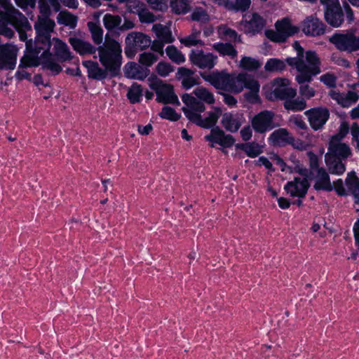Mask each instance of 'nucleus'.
Instances as JSON below:
<instances>
[{
    "label": "nucleus",
    "instance_id": "1",
    "mask_svg": "<svg viewBox=\"0 0 359 359\" xmlns=\"http://www.w3.org/2000/svg\"><path fill=\"white\" fill-rule=\"evenodd\" d=\"M55 22L48 17H39L35 25L37 36L35 40V49L27 55L21 61L25 67L42 65L44 69L50 71L53 74H57L62 67L49 53L50 46V33L53 30Z\"/></svg>",
    "mask_w": 359,
    "mask_h": 359
},
{
    "label": "nucleus",
    "instance_id": "2",
    "mask_svg": "<svg viewBox=\"0 0 359 359\" xmlns=\"http://www.w3.org/2000/svg\"><path fill=\"white\" fill-rule=\"evenodd\" d=\"M193 94L185 93L182 96V100L184 104L182 108L185 116L196 125L204 128H210L217 122L222 115V110L216 107L214 110L208 113L205 118H203L201 114L205 111V107L203 102L212 104L215 102L213 93L203 86L196 88Z\"/></svg>",
    "mask_w": 359,
    "mask_h": 359
},
{
    "label": "nucleus",
    "instance_id": "3",
    "mask_svg": "<svg viewBox=\"0 0 359 359\" xmlns=\"http://www.w3.org/2000/svg\"><path fill=\"white\" fill-rule=\"evenodd\" d=\"M286 62L297 71L295 81L298 83H310L313 76L321 72V60L313 50H307L300 57H288Z\"/></svg>",
    "mask_w": 359,
    "mask_h": 359
},
{
    "label": "nucleus",
    "instance_id": "4",
    "mask_svg": "<svg viewBox=\"0 0 359 359\" xmlns=\"http://www.w3.org/2000/svg\"><path fill=\"white\" fill-rule=\"evenodd\" d=\"M97 50L101 65L109 72L116 74L121 65L122 49L120 43L114 39H106Z\"/></svg>",
    "mask_w": 359,
    "mask_h": 359
},
{
    "label": "nucleus",
    "instance_id": "5",
    "mask_svg": "<svg viewBox=\"0 0 359 359\" xmlns=\"http://www.w3.org/2000/svg\"><path fill=\"white\" fill-rule=\"evenodd\" d=\"M290 81L285 78H278L263 87V92L269 100H285L290 97H295L297 90L290 87Z\"/></svg>",
    "mask_w": 359,
    "mask_h": 359
},
{
    "label": "nucleus",
    "instance_id": "6",
    "mask_svg": "<svg viewBox=\"0 0 359 359\" xmlns=\"http://www.w3.org/2000/svg\"><path fill=\"white\" fill-rule=\"evenodd\" d=\"M294 172L299 173L304 178L295 177L294 180L288 182L284 188L290 196L302 198L306 195L309 187L308 180L311 177V172L302 165H296Z\"/></svg>",
    "mask_w": 359,
    "mask_h": 359
},
{
    "label": "nucleus",
    "instance_id": "7",
    "mask_svg": "<svg viewBox=\"0 0 359 359\" xmlns=\"http://www.w3.org/2000/svg\"><path fill=\"white\" fill-rule=\"evenodd\" d=\"M18 17L23 16L10 5L9 1H0V34L13 37L14 32L9 25L14 27L13 19Z\"/></svg>",
    "mask_w": 359,
    "mask_h": 359
},
{
    "label": "nucleus",
    "instance_id": "8",
    "mask_svg": "<svg viewBox=\"0 0 359 359\" xmlns=\"http://www.w3.org/2000/svg\"><path fill=\"white\" fill-rule=\"evenodd\" d=\"M149 87L156 93V100L163 104H180L177 96L175 94L173 86L164 83L156 76L148 79Z\"/></svg>",
    "mask_w": 359,
    "mask_h": 359
},
{
    "label": "nucleus",
    "instance_id": "9",
    "mask_svg": "<svg viewBox=\"0 0 359 359\" xmlns=\"http://www.w3.org/2000/svg\"><path fill=\"white\" fill-rule=\"evenodd\" d=\"M330 41L337 49L342 51L351 53L359 50V36L355 35L354 30L335 34L330 39Z\"/></svg>",
    "mask_w": 359,
    "mask_h": 359
},
{
    "label": "nucleus",
    "instance_id": "10",
    "mask_svg": "<svg viewBox=\"0 0 359 359\" xmlns=\"http://www.w3.org/2000/svg\"><path fill=\"white\" fill-rule=\"evenodd\" d=\"M276 29V31L267 30L265 33L266 37L274 42H283L299 31V28L292 25L287 18L277 21Z\"/></svg>",
    "mask_w": 359,
    "mask_h": 359
},
{
    "label": "nucleus",
    "instance_id": "11",
    "mask_svg": "<svg viewBox=\"0 0 359 359\" xmlns=\"http://www.w3.org/2000/svg\"><path fill=\"white\" fill-rule=\"evenodd\" d=\"M252 128L255 132L263 134L279 126L276 123V114L269 110H264L251 120Z\"/></svg>",
    "mask_w": 359,
    "mask_h": 359
},
{
    "label": "nucleus",
    "instance_id": "12",
    "mask_svg": "<svg viewBox=\"0 0 359 359\" xmlns=\"http://www.w3.org/2000/svg\"><path fill=\"white\" fill-rule=\"evenodd\" d=\"M266 21L257 13L245 14L240 23V29L247 34H256L265 27Z\"/></svg>",
    "mask_w": 359,
    "mask_h": 359
},
{
    "label": "nucleus",
    "instance_id": "13",
    "mask_svg": "<svg viewBox=\"0 0 359 359\" xmlns=\"http://www.w3.org/2000/svg\"><path fill=\"white\" fill-rule=\"evenodd\" d=\"M325 7V18L334 27H339L343 22V11L339 1H322Z\"/></svg>",
    "mask_w": 359,
    "mask_h": 359
},
{
    "label": "nucleus",
    "instance_id": "14",
    "mask_svg": "<svg viewBox=\"0 0 359 359\" xmlns=\"http://www.w3.org/2000/svg\"><path fill=\"white\" fill-rule=\"evenodd\" d=\"M308 118L311 127L318 130L327 122L330 117L329 110L325 107H316L304 112Z\"/></svg>",
    "mask_w": 359,
    "mask_h": 359
},
{
    "label": "nucleus",
    "instance_id": "15",
    "mask_svg": "<svg viewBox=\"0 0 359 359\" xmlns=\"http://www.w3.org/2000/svg\"><path fill=\"white\" fill-rule=\"evenodd\" d=\"M192 64L201 69H212L216 65L217 56L201 50H192L189 55Z\"/></svg>",
    "mask_w": 359,
    "mask_h": 359
},
{
    "label": "nucleus",
    "instance_id": "16",
    "mask_svg": "<svg viewBox=\"0 0 359 359\" xmlns=\"http://www.w3.org/2000/svg\"><path fill=\"white\" fill-rule=\"evenodd\" d=\"M352 154L350 147L341 142L338 137H332L328 147V153L326 155H330L332 158L344 160Z\"/></svg>",
    "mask_w": 359,
    "mask_h": 359
},
{
    "label": "nucleus",
    "instance_id": "17",
    "mask_svg": "<svg viewBox=\"0 0 359 359\" xmlns=\"http://www.w3.org/2000/svg\"><path fill=\"white\" fill-rule=\"evenodd\" d=\"M253 77L245 73L229 74L226 91L233 93H241Z\"/></svg>",
    "mask_w": 359,
    "mask_h": 359
},
{
    "label": "nucleus",
    "instance_id": "18",
    "mask_svg": "<svg viewBox=\"0 0 359 359\" xmlns=\"http://www.w3.org/2000/svg\"><path fill=\"white\" fill-rule=\"evenodd\" d=\"M245 122L243 114L233 112H226L222 114L221 123L229 132L236 133Z\"/></svg>",
    "mask_w": 359,
    "mask_h": 359
},
{
    "label": "nucleus",
    "instance_id": "19",
    "mask_svg": "<svg viewBox=\"0 0 359 359\" xmlns=\"http://www.w3.org/2000/svg\"><path fill=\"white\" fill-rule=\"evenodd\" d=\"M205 140L212 143L211 147H214V144H218L223 147H230L235 142L232 135H226L218 128L212 129L210 133L205 136Z\"/></svg>",
    "mask_w": 359,
    "mask_h": 359
},
{
    "label": "nucleus",
    "instance_id": "20",
    "mask_svg": "<svg viewBox=\"0 0 359 359\" xmlns=\"http://www.w3.org/2000/svg\"><path fill=\"white\" fill-rule=\"evenodd\" d=\"M229 74L226 72H212L210 74H201L203 79L215 88L226 90Z\"/></svg>",
    "mask_w": 359,
    "mask_h": 359
},
{
    "label": "nucleus",
    "instance_id": "21",
    "mask_svg": "<svg viewBox=\"0 0 359 359\" xmlns=\"http://www.w3.org/2000/svg\"><path fill=\"white\" fill-rule=\"evenodd\" d=\"M292 135L285 128H278L274 130L268 137L270 145L273 147H285L292 142Z\"/></svg>",
    "mask_w": 359,
    "mask_h": 359
},
{
    "label": "nucleus",
    "instance_id": "22",
    "mask_svg": "<svg viewBox=\"0 0 359 359\" xmlns=\"http://www.w3.org/2000/svg\"><path fill=\"white\" fill-rule=\"evenodd\" d=\"M331 98L343 107H348L356 102L358 100V94L352 90L347 93H339L336 90H331L329 92Z\"/></svg>",
    "mask_w": 359,
    "mask_h": 359
},
{
    "label": "nucleus",
    "instance_id": "23",
    "mask_svg": "<svg viewBox=\"0 0 359 359\" xmlns=\"http://www.w3.org/2000/svg\"><path fill=\"white\" fill-rule=\"evenodd\" d=\"M325 29L324 24L317 18H307L303 23L302 31L306 35L320 36L325 33Z\"/></svg>",
    "mask_w": 359,
    "mask_h": 359
},
{
    "label": "nucleus",
    "instance_id": "24",
    "mask_svg": "<svg viewBox=\"0 0 359 359\" xmlns=\"http://www.w3.org/2000/svg\"><path fill=\"white\" fill-rule=\"evenodd\" d=\"M126 43L131 48L143 50L151 45V40L142 33L132 32L127 36Z\"/></svg>",
    "mask_w": 359,
    "mask_h": 359
},
{
    "label": "nucleus",
    "instance_id": "25",
    "mask_svg": "<svg viewBox=\"0 0 359 359\" xmlns=\"http://www.w3.org/2000/svg\"><path fill=\"white\" fill-rule=\"evenodd\" d=\"M149 74V70L135 62H128L124 67L126 77L137 80H144Z\"/></svg>",
    "mask_w": 359,
    "mask_h": 359
},
{
    "label": "nucleus",
    "instance_id": "26",
    "mask_svg": "<svg viewBox=\"0 0 359 359\" xmlns=\"http://www.w3.org/2000/svg\"><path fill=\"white\" fill-rule=\"evenodd\" d=\"M69 42L74 50L82 55L94 53L96 50L89 42L77 37H70Z\"/></svg>",
    "mask_w": 359,
    "mask_h": 359
},
{
    "label": "nucleus",
    "instance_id": "27",
    "mask_svg": "<svg viewBox=\"0 0 359 359\" xmlns=\"http://www.w3.org/2000/svg\"><path fill=\"white\" fill-rule=\"evenodd\" d=\"M178 79L182 81L184 88L188 90L198 83L197 78L194 76V72L185 67H180L177 70Z\"/></svg>",
    "mask_w": 359,
    "mask_h": 359
},
{
    "label": "nucleus",
    "instance_id": "28",
    "mask_svg": "<svg viewBox=\"0 0 359 359\" xmlns=\"http://www.w3.org/2000/svg\"><path fill=\"white\" fill-rule=\"evenodd\" d=\"M83 65L87 69L88 77L97 80H102L107 77L108 71L102 69L97 62L88 60L83 62Z\"/></svg>",
    "mask_w": 359,
    "mask_h": 359
},
{
    "label": "nucleus",
    "instance_id": "29",
    "mask_svg": "<svg viewBox=\"0 0 359 359\" xmlns=\"http://www.w3.org/2000/svg\"><path fill=\"white\" fill-rule=\"evenodd\" d=\"M53 46V50L56 56L62 61L69 60L72 59L71 52L67 45L57 38H53L50 41V45Z\"/></svg>",
    "mask_w": 359,
    "mask_h": 359
},
{
    "label": "nucleus",
    "instance_id": "30",
    "mask_svg": "<svg viewBox=\"0 0 359 359\" xmlns=\"http://www.w3.org/2000/svg\"><path fill=\"white\" fill-rule=\"evenodd\" d=\"M317 173L315 176L314 188L316 190H332V184L330 182V177L325 169H318Z\"/></svg>",
    "mask_w": 359,
    "mask_h": 359
},
{
    "label": "nucleus",
    "instance_id": "31",
    "mask_svg": "<svg viewBox=\"0 0 359 359\" xmlns=\"http://www.w3.org/2000/svg\"><path fill=\"white\" fill-rule=\"evenodd\" d=\"M236 148L243 151L250 158H255L262 153V146L255 142L239 143Z\"/></svg>",
    "mask_w": 359,
    "mask_h": 359
},
{
    "label": "nucleus",
    "instance_id": "32",
    "mask_svg": "<svg viewBox=\"0 0 359 359\" xmlns=\"http://www.w3.org/2000/svg\"><path fill=\"white\" fill-rule=\"evenodd\" d=\"M346 185L348 190L354 196L355 203L359 205V179L354 172L348 173Z\"/></svg>",
    "mask_w": 359,
    "mask_h": 359
},
{
    "label": "nucleus",
    "instance_id": "33",
    "mask_svg": "<svg viewBox=\"0 0 359 359\" xmlns=\"http://www.w3.org/2000/svg\"><path fill=\"white\" fill-rule=\"evenodd\" d=\"M259 84L257 80L252 78L250 80L245 87L250 90L249 93L245 94V97L250 103H257L259 101Z\"/></svg>",
    "mask_w": 359,
    "mask_h": 359
},
{
    "label": "nucleus",
    "instance_id": "34",
    "mask_svg": "<svg viewBox=\"0 0 359 359\" xmlns=\"http://www.w3.org/2000/svg\"><path fill=\"white\" fill-rule=\"evenodd\" d=\"M284 101V107L287 110L299 111L306 107V102L303 97H290Z\"/></svg>",
    "mask_w": 359,
    "mask_h": 359
},
{
    "label": "nucleus",
    "instance_id": "35",
    "mask_svg": "<svg viewBox=\"0 0 359 359\" xmlns=\"http://www.w3.org/2000/svg\"><path fill=\"white\" fill-rule=\"evenodd\" d=\"M325 158L330 172L335 175H341L344 172L345 165L341 160L332 158L330 155H325Z\"/></svg>",
    "mask_w": 359,
    "mask_h": 359
},
{
    "label": "nucleus",
    "instance_id": "36",
    "mask_svg": "<svg viewBox=\"0 0 359 359\" xmlns=\"http://www.w3.org/2000/svg\"><path fill=\"white\" fill-rule=\"evenodd\" d=\"M153 31L156 34L158 40L164 43H172L174 38L172 36L170 29L161 24H156L153 25Z\"/></svg>",
    "mask_w": 359,
    "mask_h": 359
},
{
    "label": "nucleus",
    "instance_id": "37",
    "mask_svg": "<svg viewBox=\"0 0 359 359\" xmlns=\"http://www.w3.org/2000/svg\"><path fill=\"white\" fill-rule=\"evenodd\" d=\"M165 53L170 60L180 65L185 62L184 55L174 46H168L165 48Z\"/></svg>",
    "mask_w": 359,
    "mask_h": 359
},
{
    "label": "nucleus",
    "instance_id": "38",
    "mask_svg": "<svg viewBox=\"0 0 359 359\" xmlns=\"http://www.w3.org/2000/svg\"><path fill=\"white\" fill-rule=\"evenodd\" d=\"M215 50L222 55H228L232 58L237 55V51L235 48L230 43H218L213 45Z\"/></svg>",
    "mask_w": 359,
    "mask_h": 359
},
{
    "label": "nucleus",
    "instance_id": "39",
    "mask_svg": "<svg viewBox=\"0 0 359 359\" xmlns=\"http://www.w3.org/2000/svg\"><path fill=\"white\" fill-rule=\"evenodd\" d=\"M218 3L219 6L236 11H245L250 6V1H219Z\"/></svg>",
    "mask_w": 359,
    "mask_h": 359
},
{
    "label": "nucleus",
    "instance_id": "40",
    "mask_svg": "<svg viewBox=\"0 0 359 359\" xmlns=\"http://www.w3.org/2000/svg\"><path fill=\"white\" fill-rule=\"evenodd\" d=\"M262 66V62L250 57H243L240 61V67L248 71H255Z\"/></svg>",
    "mask_w": 359,
    "mask_h": 359
},
{
    "label": "nucleus",
    "instance_id": "41",
    "mask_svg": "<svg viewBox=\"0 0 359 359\" xmlns=\"http://www.w3.org/2000/svg\"><path fill=\"white\" fill-rule=\"evenodd\" d=\"M218 35L220 38L226 40L240 41V37L233 29L227 27L226 25H221L217 29Z\"/></svg>",
    "mask_w": 359,
    "mask_h": 359
},
{
    "label": "nucleus",
    "instance_id": "42",
    "mask_svg": "<svg viewBox=\"0 0 359 359\" xmlns=\"http://www.w3.org/2000/svg\"><path fill=\"white\" fill-rule=\"evenodd\" d=\"M142 96V89L141 86L137 83H134L128 89L127 97L131 103L139 102Z\"/></svg>",
    "mask_w": 359,
    "mask_h": 359
},
{
    "label": "nucleus",
    "instance_id": "43",
    "mask_svg": "<svg viewBox=\"0 0 359 359\" xmlns=\"http://www.w3.org/2000/svg\"><path fill=\"white\" fill-rule=\"evenodd\" d=\"M88 27L90 31L92 39L95 43L100 44L103 39V30L100 26L93 22H88Z\"/></svg>",
    "mask_w": 359,
    "mask_h": 359
},
{
    "label": "nucleus",
    "instance_id": "44",
    "mask_svg": "<svg viewBox=\"0 0 359 359\" xmlns=\"http://www.w3.org/2000/svg\"><path fill=\"white\" fill-rule=\"evenodd\" d=\"M285 68L283 60L278 58H271L265 64L264 69L267 72H280Z\"/></svg>",
    "mask_w": 359,
    "mask_h": 359
},
{
    "label": "nucleus",
    "instance_id": "45",
    "mask_svg": "<svg viewBox=\"0 0 359 359\" xmlns=\"http://www.w3.org/2000/svg\"><path fill=\"white\" fill-rule=\"evenodd\" d=\"M58 23L74 28L76 25V18L69 13L62 11L57 17Z\"/></svg>",
    "mask_w": 359,
    "mask_h": 359
},
{
    "label": "nucleus",
    "instance_id": "46",
    "mask_svg": "<svg viewBox=\"0 0 359 359\" xmlns=\"http://www.w3.org/2000/svg\"><path fill=\"white\" fill-rule=\"evenodd\" d=\"M133 13H137L139 15L140 20L142 22L150 23L156 20V17L148 10L143 8H135V10L130 11Z\"/></svg>",
    "mask_w": 359,
    "mask_h": 359
},
{
    "label": "nucleus",
    "instance_id": "47",
    "mask_svg": "<svg viewBox=\"0 0 359 359\" xmlns=\"http://www.w3.org/2000/svg\"><path fill=\"white\" fill-rule=\"evenodd\" d=\"M157 60V55L151 52H144L139 55V62L146 67L151 66Z\"/></svg>",
    "mask_w": 359,
    "mask_h": 359
},
{
    "label": "nucleus",
    "instance_id": "48",
    "mask_svg": "<svg viewBox=\"0 0 359 359\" xmlns=\"http://www.w3.org/2000/svg\"><path fill=\"white\" fill-rule=\"evenodd\" d=\"M299 84V94L305 100H309L316 95V90L311 86L309 83H302Z\"/></svg>",
    "mask_w": 359,
    "mask_h": 359
},
{
    "label": "nucleus",
    "instance_id": "49",
    "mask_svg": "<svg viewBox=\"0 0 359 359\" xmlns=\"http://www.w3.org/2000/svg\"><path fill=\"white\" fill-rule=\"evenodd\" d=\"M170 7L176 14H185L190 10L188 1H170Z\"/></svg>",
    "mask_w": 359,
    "mask_h": 359
},
{
    "label": "nucleus",
    "instance_id": "50",
    "mask_svg": "<svg viewBox=\"0 0 359 359\" xmlns=\"http://www.w3.org/2000/svg\"><path fill=\"white\" fill-rule=\"evenodd\" d=\"M13 46L11 43H5L0 45V67L4 64L3 57H11L13 55Z\"/></svg>",
    "mask_w": 359,
    "mask_h": 359
},
{
    "label": "nucleus",
    "instance_id": "51",
    "mask_svg": "<svg viewBox=\"0 0 359 359\" xmlns=\"http://www.w3.org/2000/svg\"><path fill=\"white\" fill-rule=\"evenodd\" d=\"M103 21L105 27L107 29H111L120 25L121 19L118 15L107 14L104 15Z\"/></svg>",
    "mask_w": 359,
    "mask_h": 359
},
{
    "label": "nucleus",
    "instance_id": "52",
    "mask_svg": "<svg viewBox=\"0 0 359 359\" xmlns=\"http://www.w3.org/2000/svg\"><path fill=\"white\" fill-rule=\"evenodd\" d=\"M159 115L162 118L168 119L172 121H177L180 118V114H177L172 108L170 107H163Z\"/></svg>",
    "mask_w": 359,
    "mask_h": 359
},
{
    "label": "nucleus",
    "instance_id": "53",
    "mask_svg": "<svg viewBox=\"0 0 359 359\" xmlns=\"http://www.w3.org/2000/svg\"><path fill=\"white\" fill-rule=\"evenodd\" d=\"M156 71L159 76L166 77L174 71V67L168 62H160L156 67Z\"/></svg>",
    "mask_w": 359,
    "mask_h": 359
},
{
    "label": "nucleus",
    "instance_id": "54",
    "mask_svg": "<svg viewBox=\"0 0 359 359\" xmlns=\"http://www.w3.org/2000/svg\"><path fill=\"white\" fill-rule=\"evenodd\" d=\"M199 35L200 32H196L188 36L180 39V41L186 46H196L201 43Z\"/></svg>",
    "mask_w": 359,
    "mask_h": 359
},
{
    "label": "nucleus",
    "instance_id": "55",
    "mask_svg": "<svg viewBox=\"0 0 359 359\" xmlns=\"http://www.w3.org/2000/svg\"><path fill=\"white\" fill-rule=\"evenodd\" d=\"M17 48L13 46V55L10 58L3 57L4 64L2 67H0V69H13L15 68L17 61Z\"/></svg>",
    "mask_w": 359,
    "mask_h": 359
},
{
    "label": "nucleus",
    "instance_id": "56",
    "mask_svg": "<svg viewBox=\"0 0 359 359\" xmlns=\"http://www.w3.org/2000/svg\"><path fill=\"white\" fill-rule=\"evenodd\" d=\"M320 81L325 86L330 88H334L336 86L337 77L332 73H326L320 77Z\"/></svg>",
    "mask_w": 359,
    "mask_h": 359
},
{
    "label": "nucleus",
    "instance_id": "57",
    "mask_svg": "<svg viewBox=\"0 0 359 359\" xmlns=\"http://www.w3.org/2000/svg\"><path fill=\"white\" fill-rule=\"evenodd\" d=\"M289 123L301 130H305L307 128L306 123L300 115L291 116L289 118Z\"/></svg>",
    "mask_w": 359,
    "mask_h": 359
},
{
    "label": "nucleus",
    "instance_id": "58",
    "mask_svg": "<svg viewBox=\"0 0 359 359\" xmlns=\"http://www.w3.org/2000/svg\"><path fill=\"white\" fill-rule=\"evenodd\" d=\"M271 158L275 162L276 165H278L280 168L283 172L288 173H292L294 172V170H292V169L290 167L287 166L286 163L283 161V160L278 155L273 154Z\"/></svg>",
    "mask_w": 359,
    "mask_h": 359
},
{
    "label": "nucleus",
    "instance_id": "59",
    "mask_svg": "<svg viewBox=\"0 0 359 359\" xmlns=\"http://www.w3.org/2000/svg\"><path fill=\"white\" fill-rule=\"evenodd\" d=\"M191 19L196 21L205 22L208 20L207 13L202 8H196L191 15Z\"/></svg>",
    "mask_w": 359,
    "mask_h": 359
},
{
    "label": "nucleus",
    "instance_id": "60",
    "mask_svg": "<svg viewBox=\"0 0 359 359\" xmlns=\"http://www.w3.org/2000/svg\"><path fill=\"white\" fill-rule=\"evenodd\" d=\"M307 155H308L309 158V165H310L311 169L313 171H314V170L318 171V169H320L318 168V156L314 153H313L312 151L308 152Z\"/></svg>",
    "mask_w": 359,
    "mask_h": 359
},
{
    "label": "nucleus",
    "instance_id": "61",
    "mask_svg": "<svg viewBox=\"0 0 359 359\" xmlns=\"http://www.w3.org/2000/svg\"><path fill=\"white\" fill-rule=\"evenodd\" d=\"M292 142L289 143L290 145H292L294 149H299V150H306L308 147L311 146V144L303 142L300 140H295L294 137L292 136Z\"/></svg>",
    "mask_w": 359,
    "mask_h": 359
},
{
    "label": "nucleus",
    "instance_id": "62",
    "mask_svg": "<svg viewBox=\"0 0 359 359\" xmlns=\"http://www.w3.org/2000/svg\"><path fill=\"white\" fill-rule=\"evenodd\" d=\"M332 61L339 65V66H341V67H345V68H349L350 67V63L348 60H346V59L343 58V57H341L339 56H337V55H333L332 56Z\"/></svg>",
    "mask_w": 359,
    "mask_h": 359
},
{
    "label": "nucleus",
    "instance_id": "63",
    "mask_svg": "<svg viewBox=\"0 0 359 359\" xmlns=\"http://www.w3.org/2000/svg\"><path fill=\"white\" fill-rule=\"evenodd\" d=\"M241 136L244 141H248L252 138V130L250 126H245L240 131Z\"/></svg>",
    "mask_w": 359,
    "mask_h": 359
},
{
    "label": "nucleus",
    "instance_id": "64",
    "mask_svg": "<svg viewBox=\"0 0 359 359\" xmlns=\"http://www.w3.org/2000/svg\"><path fill=\"white\" fill-rule=\"evenodd\" d=\"M333 187L339 195L343 196L347 194L346 190L343 185V182L341 180H338L337 181L334 182L332 188Z\"/></svg>",
    "mask_w": 359,
    "mask_h": 359
}]
</instances>
